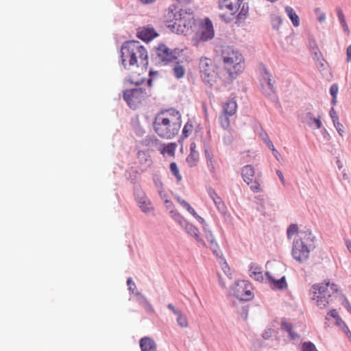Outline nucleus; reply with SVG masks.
Segmentation results:
<instances>
[{
    "label": "nucleus",
    "instance_id": "1",
    "mask_svg": "<svg viewBox=\"0 0 351 351\" xmlns=\"http://www.w3.org/2000/svg\"><path fill=\"white\" fill-rule=\"evenodd\" d=\"M121 60L125 69L132 70L134 66L137 71H132L128 80L134 84L139 85L145 80L148 66L147 50L138 41L125 42L121 47Z\"/></svg>",
    "mask_w": 351,
    "mask_h": 351
},
{
    "label": "nucleus",
    "instance_id": "2",
    "mask_svg": "<svg viewBox=\"0 0 351 351\" xmlns=\"http://www.w3.org/2000/svg\"><path fill=\"white\" fill-rule=\"evenodd\" d=\"M164 21L167 27L177 34H187L195 25L193 12L171 5L165 10Z\"/></svg>",
    "mask_w": 351,
    "mask_h": 351
},
{
    "label": "nucleus",
    "instance_id": "3",
    "mask_svg": "<svg viewBox=\"0 0 351 351\" xmlns=\"http://www.w3.org/2000/svg\"><path fill=\"white\" fill-rule=\"evenodd\" d=\"M181 124L180 112L171 109L155 117V132L160 137L171 138L178 133Z\"/></svg>",
    "mask_w": 351,
    "mask_h": 351
},
{
    "label": "nucleus",
    "instance_id": "4",
    "mask_svg": "<svg viewBox=\"0 0 351 351\" xmlns=\"http://www.w3.org/2000/svg\"><path fill=\"white\" fill-rule=\"evenodd\" d=\"M299 237L293 242L292 256L297 261L304 263L308 259L310 252L315 248V237L309 230L300 231Z\"/></svg>",
    "mask_w": 351,
    "mask_h": 351
},
{
    "label": "nucleus",
    "instance_id": "5",
    "mask_svg": "<svg viewBox=\"0 0 351 351\" xmlns=\"http://www.w3.org/2000/svg\"><path fill=\"white\" fill-rule=\"evenodd\" d=\"M337 285L329 282L314 285L310 289L311 299L316 301L320 308H326L332 301L333 297H337Z\"/></svg>",
    "mask_w": 351,
    "mask_h": 351
},
{
    "label": "nucleus",
    "instance_id": "6",
    "mask_svg": "<svg viewBox=\"0 0 351 351\" xmlns=\"http://www.w3.org/2000/svg\"><path fill=\"white\" fill-rule=\"evenodd\" d=\"M222 58L229 75L232 79L235 78L243 69L242 55L237 50L227 47L222 51Z\"/></svg>",
    "mask_w": 351,
    "mask_h": 351
},
{
    "label": "nucleus",
    "instance_id": "7",
    "mask_svg": "<svg viewBox=\"0 0 351 351\" xmlns=\"http://www.w3.org/2000/svg\"><path fill=\"white\" fill-rule=\"evenodd\" d=\"M201 77L203 82L212 86L217 79V66L213 60L208 58H201L199 64Z\"/></svg>",
    "mask_w": 351,
    "mask_h": 351
},
{
    "label": "nucleus",
    "instance_id": "8",
    "mask_svg": "<svg viewBox=\"0 0 351 351\" xmlns=\"http://www.w3.org/2000/svg\"><path fill=\"white\" fill-rule=\"evenodd\" d=\"M219 8L228 10L231 15L234 14L240 8L237 16L239 20L244 19L248 13V5L243 0H219Z\"/></svg>",
    "mask_w": 351,
    "mask_h": 351
},
{
    "label": "nucleus",
    "instance_id": "9",
    "mask_svg": "<svg viewBox=\"0 0 351 351\" xmlns=\"http://www.w3.org/2000/svg\"><path fill=\"white\" fill-rule=\"evenodd\" d=\"M252 286L246 280L237 281L232 287L233 295L240 301H249L253 298Z\"/></svg>",
    "mask_w": 351,
    "mask_h": 351
},
{
    "label": "nucleus",
    "instance_id": "10",
    "mask_svg": "<svg viewBox=\"0 0 351 351\" xmlns=\"http://www.w3.org/2000/svg\"><path fill=\"white\" fill-rule=\"evenodd\" d=\"M151 93L148 95L142 88H134L124 91L123 99L131 108L135 109Z\"/></svg>",
    "mask_w": 351,
    "mask_h": 351
},
{
    "label": "nucleus",
    "instance_id": "11",
    "mask_svg": "<svg viewBox=\"0 0 351 351\" xmlns=\"http://www.w3.org/2000/svg\"><path fill=\"white\" fill-rule=\"evenodd\" d=\"M214 29L210 20L206 19L203 27L197 32L193 38L192 43L195 46H198L200 42H206L214 37Z\"/></svg>",
    "mask_w": 351,
    "mask_h": 351
},
{
    "label": "nucleus",
    "instance_id": "12",
    "mask_svg": "<svg viewBox=\"0 0 351 351\" xmlns=\"http://www.w3.org/2000/svg\"><path fill=\"white\" fill-rule=\"evenodd\" d=\"M156 52L160 63L164 64H167L177 60L180 53L178 49H171L163 44L158 46Z\"/></svg>",
    "mask_w": 351,
    "mask_h": 351
},
{
    "label": "nucleus",
    "instance_id": "13",
    "mask_svg": "<svg viewBox=\"0 0 351 351\" xmlns=\"http://www.w3.org/2000/svg\"><path fill=\"white\" fill-rule=\"evenodd\" d=\"M173 216L174 217V220L178 222L189 234L193 237L198 243L204 245H205L204 241L199 237V230L197 228L187 222L180 214L173 213Z\"/></svg>",
    "mask_w": 351,
    "mask_h": 351
},
{
    "label": "nucleus",
    "instance_id": "14",
    "mask_svg": "<svg viewBox=\"0 0 351 351\" xmlns=\"http://www.w3.org/2000/svg\"><path fill=\"white\" fill-rule=\"evenodd\" d=\"M301 121L307 124L313 129H319L322 126V123L319 118H315L313 113L307 112L301 114Z\"/></svg>",
    "mask_w": 351,
    "mask_h": 351
},
{
    "label": "nucleus",
    "instance_id": "15",
    "mask_svg": "<svg viewBox=\"0 0 351 351\" xmlns=\"http://www.w3.org/2000/svg\"><path fill=\"white\" fill-rule=\"evenodd\" d=\"M204 232L208 242L210 243V248L213 251V254L216 256H219L221 254L219 247L212 232L208 229V228L205 226H204Z\"/></svg>",
    "mask_w": 351,
    "mask_h": 351
},
{
    "label": "nucleus",
    "instance_id": "16",
    "mask_svg": "<svg viewBox=\"0 0 351 351\" xmlns=\"http://www.w3.org/2000/svg\"><path fill=\"white\" fill-rule=\"evenodd\" d=\"M254 169L251 165H245L242 168V177L244 182L250 185L252 182V178L254 176Z\"/></svg>",
    "mask_w": 351,
    "mask_h": 351
},
{
    "label": "nucleus",
    "instance_id": "17",
    "mask_svg": "<svg viewBox=\"0 0 351 351\" xmlns=\"http://www.w3.org/2000/svg\"><path fill=\"white\" fill-rule=\"evenodd\" d=\"M176 147L177 145L175 143H170L168 144H160L158 149L163 156L167 154L168 156H173Z\"/></svg>",
    "mask_w": 351,
    "mask_h": 351
},
{
    "label": "nucleus",
    "instance_id": "18",
    "mask_svg": "<svg viewBox=\"0 0 351 351\" xmlns=\"http://www.w3.org/2000/svg\"><path fill=\"white\" fill-rule=\"evenodd\" d=\"M137 36L145 42H149L154 38V29L148 27L139 29Z\"/></svg>",
    "mask_w": 351,
    "mask_h": 351
},
{
    "label": "nucleus",
    "instance_id": "19",
    "mask_svg": "<svg viewBox=\"0 0 351 351\" xmlns=\"http://www.w3.org/2000/svg\"><path fill=\"white\" fill-rule=\"evenodd\" d=\"M266 276L268 280L273 282V287L278 289H284L287 287L285 276H282L280 279L277 280L273 278L269 271L266 272Z\"/></svg>",
    "mask_w": 351,
    "mask_h": 351
},
{
    "label": "nucleus",
    "instance_id": "20",
    "mask_svg": "<svg viewBox=\"0 0 351 351\" xmlns=\"http://www.w3.org/2000/svg\"><path fill=\"white\" fill-rule=\"evenodd\" d=\"M237 108V104L235 100L230 99L223 106V114L232 116L235 114Z\"/></svg>",
    "mask_w": 351,
    "mask_h": 351
},
{
    "label": "nucleus",
    "instance_id": "21",
    "mask_svg": "<svg viewBox=\"0 0 351 351\" xmlns=\"http://www.w3.org/2000/svg\"><path fill=\"white\" fill-rule=\"evenodd\" d=\"M330 116L332 120L333 124L335 128L337 129L338 133L341 136H343V133L344 132L343 126L342 124L339 123L337 112L333 108H332L330 110Z\"/></svg>",
    "mask_w": 351,
    "mask_h": 351
},
{
    "label": "nucleus",
    "instance_id": "22",
    "mask_svg": "<svg viewBox=\"0 0 351 351\" xmlns=\"http://www.w3.org/2000/svg\"><path fill=\"white\" fill-rule=\"evenodd\" d=\"M285 10L293 26L298 27L300 25V19L294 10L290 6H286Z\"/></svg>",
    "mask_w": 351,
    "mask_h": 351
},
{
    "label": "nucleus",
    "instance_id": "23",
    "mask_svg": "<svg viewBox=\"0 0 351 351\" xmlns=\"http://www.w3.org/2000/svg\"><path fill=\"white\" fill-rule=\"evenodd\" d=\"M250 276L254 278L257 281H262L263 280V276L261 268L257 265L253 263L250 268Z\"/></svg>",
    "mask_w": 351,
    "mask_h": 351
},
{
    "label": "nucleus",
    "instance_id": "24",
    "mask_svg": "<svg viewBox=\"0 0 351 351\" xmlns=\"http://www.w3.org/2000/svg\"><path fill=\"white\" fill-rule=\"evenodd\" d=\"M142 351H154V342L148 337H143L140 341Z\"/></svg>",
    "mask_w": 351,
    "mask_h": 351
},
{
    "label": "nucleus",
    "instance_id": "25",
    "mask_svg": "<svg viewBox=\"0 0 351 351\" xmlns=\"http://www.w3.org/2000/svg\"><path fill=\"white\" fill-rule=\"evenodd\" d=\"M265 75H263V78L265 81H267V84L272 93H275L276 88L274 87L275 81L273 80L271 75L265 69L264 70Z\"/></svg>",
    "mask_w": 351,
    "mask_h": 351
},
{
    "label": "nucleus",
    "instance_id": "26",
    "mask_svg": "<svg viewBox=\"0 0 351 351\" xmlns=\"http://www.w3.org/2000/svg\"><path fill=\"white\" fill-rule=\"evenodd\" d=\"M199 158V153L197 151L191 152L190 154L187 156L186 160L190 167L196 165Z\"/></svg>",
    "mask_w": 351,
    "mask_h": 351
},
{
    "label": "nucleus",
    "instance_id": "27",
    "mask_svg": "<svg viewBox=\"0 0 351 351\" xmlns=\"http://www.w3.org/2000/svg\"><path fill=\"white\" fill-rule=\"evenodd\" d=\"M172 71L174 76L178 79L183 77L185 73V69L180 64L174 66Z\"/></svg>",
    "mask_w": 351,
    "mask_h": 351
},
{
    "label": "nucleus",
    "instance_id": "28",
    "mask_svg": "<svg viewBox=\"0 0 351 351\" xmlns=\"http://www.w3.org/2000/svg\"><path fill=\"white\" fill-rule=\"evenodd\" d=\"M229 117V115L223 113L219 117L220 125L225 130L228 129L230 127V121Z\"/></svg>",
    "mask_w": 351,
    "mask_h": 351
},
{
    "label": "nucleus",
    "instance_id": "29",
    "mask_svg": "<svg viewBox=\"0 0 351 351\" xmlns=\"http://www.w3.org/2000/svg\"><path fill=\"white\" fill-rule=\"evenodd\" d=\"M170 171H171V173L176 177V178L177 179V180L178 182L182 180V177L181 176V174L180 173V171H179V169H178V167L176 162H173L170 164Z\"/></svg>",
    "mask_w": 351,
    "mask_h": 351
},
{
    "label": "nucleus",
    "instance_id": "30",
    "mask_svg": "<svg viewBox=\"0 0 351 351\" xmlns=\"http://www.w3.org/2000/svg\"><path fill=\"white\" fill-rule=\"evenodd\" d=\"M138 204L143 212L147 213L149 210V206L151 205V202L146 197H141L138 200Z\"/></svg>",
    "mask_w": 351,
    "mask_h": 351
},
{
    "label": "nucleus",
    "instance_id": "31",
    "mask_svg": "<svg viewBox=\"0 0 351 351\" xmlns=\"http://www.w3.org/2000/svg\"><path fill=\"white\" fill-rule=\"evenodd\" d=\"M164 204L166 209L169 211V213L172 219H174V217L173 216V213L180 214L176 210L174 209V205L171 201L169 200L168 199H165Z\"/></svg>",
    "mask_w": 351,
    "mask_h": 351
},
{
    "label": "nucleus",
    "instance_id": "32",
    "mask_svg": "<svg viewBox=\"0 0 351 351\" xmlns=\"http://www.w3.org/2000/svg\"><path fill=\"white\" fill-rule=\"evenodd\" d=\"M213 202L220 213L224 215L226 213V206L221 198L218 199L217 200L215 199V202Z\"/></svg>",
    "mask_w": 351,
    "mask_h": 351
},
{
    "label": "nucleus",
    "instance_id": "33",
    "mask_svg": "<svg viewBox=\"0 0 351 351\" xmlns=\"http://www.w3.org/2000/svg\"><path fill=\"white\" fill-rule=\"evenodd\" d=\"M282 19L280 16L274 15L271 17V25L273 29H278L281 23H282Z\"/></svg>",
    "mask_w": 351,
    "mask_h": 351
},
{
    "label": "nucleus",
    "instance_id": "34",
    "mask_svg": "<svg viewBox=\"0 0 351 351\" xmlns=\"http://www.w3.org/2000/svg\"><path fill=\"white\" fill-rule=\"evenodd\" d=\"M176 315L178 316L177 322L178 325L181 327H186L188 325L186 317L182 315L180 311L178 313V314H176Z\"/></svg>",
    "mask_w": 351,
    "mask_h": 351
},
{
    "label": "nucleus",
    "instance_id": "35",
    "mask_svg": "<svg viewBox=\"0 0 351 351\" xmlns=\"http://www.w3.org/2000/svg\"><path fill=\"white\" fill-rule=\"evenodd\" d=\"M298 232V227L296 224H291L287 230L288 239H291V237Z\"/></svg>",
    "mask_w": 351,
    "mask_h": 351
},
{
    "label": "nucleus",
    "instance_id": "36",
    "mask_svg": "<svg viewBox=\"0 0 351 351\" xmlns=\"http://www.w3.org/2000/svg\"><path fill=\"white\" fill-rule=\"evenodd\" d=\"M193 125L192 124V123L188 121L184 128H183V130H182V135L184 136V137H188L189 136V134L191 133L192 130H193Z\"/></svg>",
    "mask_w": 351,
    "mask_h": 351
},
{
    "label": "nucleus",
    "instance_id": "37",
    "mask_svg": "<svg viewBox=\"0 0 351 351\" xmlns=\"http://www.w3.org/2000/svg\"><path fill=\"white\" fill-rule=\"evenodd\" d=\"M302 351H317V350L313 343L308 341L303 343Z\"/></svg>",
    "mask_w": 351,
    "mask_h": 351
},
{
    "label": "nucleus",
    "instance_id": "38",
    "mask_svg": "<svg viewBox=\"0 0 351 351\" xmlns=\"http://www.w3.org/2000/svg\"><path fill=\"white\" fill-rule=\"evenodd\" d=\"M233 139H234V137H233L232 134L230 132H228V134H226L223 136V142L224 145H231L233 141Z\"/></svg>",
    "mask_w": 351,
    "mask_h": 351
},
{
    "label": "nucleus",
    "instance_id": "39",
    "mask_svg": "<svg viewBox=\"0 0 351 351\" xmlns=\"http://www.w3.org/2000/svg\"><path fill=\"white\" fill-rule=\"evenodd\" d=\"M249 186L253 192L258 193L261 191V184L257 180L252 181Z\"/></svg>",
    "mask_w": 351,
    "mask_h": 351
},
{
    "label": "nucleus",
    "instance_id": "40",
    "mask_svg": "<svg viewBox=\"0 0 351 351\" xmlns=\"http://www.w3.org/2000/svg\"><path fill=\"white\" fill-rule=\"evenodd\" d=\"M206 164L210 172L211 173H214L215 171V160L214 159V157L210 158V160H207Z\"/></svg>",
    "mask_w": 351,
    "mask_h": 351
},
{
    "label": "nucleus",
    "instance_id": "41",
    "mask_svg": "<svg viewBox=\"0 0 351 351\" xmlns=\"http://www.w3.org/2000/svg\"><path fill=\"white\" fill-rule=\"evenodd\" d=\"M127 284L130 292H132V293H137V292L136 291L135 283L132 281V278H129L128 279Z\"/></svg>",
    "mask_w": 351,
    "mask_h": 351
},
{
    "label": "nucleus",
    "instance_id": "42",
    "mask_svg": "<svg viewBox=\"0 0 351 351\" xmlns=\"http://www.w3.org/2000/svg\"><path fill=\"white\" fill-rule=\"evenodd\" d=\"M315 12L317 13V20L319 23H323L326 20V15L324 13L320 11V9L319 8H316L315 9Z\"/></svg>",
    "mask_w": 351,
    "mask_h": 351
},
{
    "label": "nucleus",
    "instance_id": "43",
    "mask_svg": "<svg viewBox=\"0 0 351 351\" xmlns=\"http://www.w3.org/2000/svg\"><path fill=\"white\" fill-rule=\"evenodd\" d=\"M204 155L206 160H210V158L214 157L211 149L208 146L204 147Z\"/></svg>",
    "mask_w": 351,
    "mask_h": 351
},
{
    "label": "nucleus",
    "instance_id": "44",
    "mask_svg": "<svg viewBox=\"0 0 351 351\" xmlns=\"http://www.w3.org/2000/svg\"><path fill=\"white\" fill-rule=\"evenodd\" d=\"M338 86L337 84H332L330 88V93L332 97H337L338 93Z\"/></svg>",
    "mask_w": 351,
    "mask_h": 351
},
{
    "label": "nucleus",
    "instance_id": "45",
    "mask_svg": "<svg viewBox=\"0 0 351 351\" xmlns=\"http://www.w3.org/2000/svg\"><path fill=\"white\" fill-rule=\"evenodd\" d=\"M239 313L241 314V316L244 319H246L247 318V315H248V306H242V308L240 310Z\"/></svg>",
    "mask_w": 351,
    "mask_h": 351
},
{
    "label": "nucleus",
    "instance_id": "46",
    "mask_svg": "<svg viewBox=\"0 0 351 351\" xmlns=\"http://www.w3.org/2000/svg\"><path fill=\"white\" fill-rule=\"evenodd\" d=\"M337 16L339 18L341 25L343 23H345L346 21V19H345L344 14L341 10V9L338 8L337 10Z\"/></svg>",
    "mask_w": 351,
    "mask_h": 351
},
{
    "label": "nucleus",
    "instance_id": "47",
    "mask_svg": "<svg viewBox=\"0 0 351 351\" xmlns=\"http://www.w3.org/2000/svg\"><path fill=\"white\" fill-rule=\"evenodd\" d=\"M208 195L210 197L213 199V202H215V199L217 200L220 197L218 196V195L216 193L215 190L212 189H209L208 191Z\"/></svg>",
    "mask_w": 351,
    "mask_h": 351
},
{
    "label": "nucleus",
    "instance_id": "48",
    "mask_svg": "<svg viewBox=\"0 0 351 351\" xmlns=\"http://www.w3.org/2000/svg\"><path fill=\"white\" fill-rule=\"evenodd\" d=\"M281 326L283 330L287 331L289 333L292 330L291 325L286 322H282Z\"/></svg>",
    "mask_w": 351,
    "mask_h": 351
},
{
    "label": "nucleus",
    "instance_id": "49",
    "mask_svg": "<svg viewBox=\"0 0 351 351\" xmlns=\"http://www.w3.org/2000/svg\"><path fill=\"white\" fill-rule=\"evenodd\" d=\"M313 59L317 60V62H319L320 65L322 66L324 65V64L322 62L323 60L322 58V55H321L320 52L315 51L314 55H313Z\"/></svg>",
    "mask_w": 351,
    "mask_h": 351
},
{
    "label": "nucleus",
    "instance_id": "50",
    "mask_svg": "<svg viewBox=\"0 0 351 351\" xmlns=\"http://www.w3.org/2000/svg\"><path fill=\"white\" fill-rule=\"evenodd\" d=\"M274 330L271 328H269L263 333L262 336L265 339H268L272 335Z\"/></svg>",
    "mask_w": 351,
    "mask_h": 351
},
{
    "label": "nucleus",
    "instance_id": "51",
    "mask_svg": "<svg viewBox=\"0 0 351 351\" xmlns=\"http://www.w3.org/2000/svg\"><path fill=\"white\" fill-rule=\"evenodd\" d=\"M175 198L177 200V202L184 208H186L189 204L188 202H186L184 199H182L179 196H176Z\"/></svg>",
    "mask_w": 351,
    "mask_h": 351
},
{
    "label": "nucleus",
    "instance_id": "52",
    "mask_svg": "<svg viewBox=\"0 0 351 351\" xmlns=\"http://www.w3.org/2000/svg\"><path fill=\"white\" fill-rule=\"evenodd\" d=\"M188 211L189 213H190L194 217H198V215L197 214V213L195 212V210L191 206L190 204H189L186 208H185Z\"/></svg>",
    "mask_w": 351,
    "mask_h": 351
},
{
    "label": "nucleus",
    "instance_id": "53",
    "mask_svg": "<svg viewBox=\"0 0 351 351\" xmlns=\"http://www.w3.org/2000/svg\"><path fill=\"white\" fill-rule=\"evenodd\" d=\"M328 315H330V317H333L334 319H337V317H339V315H338V313L335 309L331 310L328 313Z\"/></svg>",
    "mask_w": 351,
    "mask_h": 351
},
{
    "label": "nucleus",
    "instance_id": "54",
    "mask_svg": "<svg viewBox=\"0 0 351 351\" xmlns=\"http://www.w3.org/2000/svg\"><path fill=\"white\" fill-rule=\"evenodd\" d=\"M267 147L272 150V148H275L272 142L269 139L267 136H266V138L264 140Z\"/></svg>",
    "mask_w": 351,
    "mask_h": 351
},
{
    "label": "nucleus",
    "instance_id": "55",
    "mask_svg": "<svg viewBox=\"0 0 351 351\" xmlns=\"http://www.w3.org/2000/svg\"><path fill=\"white\" fill-rule=\"evenodd\" d=\"M346 56H347V61L349 62H351V45H350L348 48H347V51H346Z\"/></svg>",
    "mask_w": 351,
    "mask_h": 351
},
{
    "label": "nucleus",
    "instance_id": "56",
    "mask_svg": "<svg viewBox=\"0 0 351 351\" xmlns=\"http://www.w3.org/2000/svg\"><path fill=\"white\" fill-rule=\"evenodd\" d=\"M335 324L337 326H338L339 328L343 326L345 324L344 322L341 319V318L337 317V319H335Z\"/></svg>",
    "mask_w": 351,
    "mask_h": 351
},
{
    "label": "nucleus",
    "instance_id": "57",
    "mask_svg": "<svg viewBox=\"0 0 351 351\" xmlns=\"http://www.w3.org/2000/svg\"><path fill=\"white\" fill-rule=\"evenodd\" d=\"M271 152H272L274 156L276 158V159L277 160L280 161V155L278 153V152L276 149V148H272Z\"/></svg>",
    "mask_w": 351,
    "mask_h": 351
},
{
    "label": "nucleus",
    "instance_id": "58",
    "mask_svg": "<svg viewBox=\"0 0 351 351\" xmlns=\"http://www.w3.org/2000/svg\"><path fill=\"white\" fill-rule=\"evenodd\" d=\"M276 173L277 175L278 176L281 182L285 184V178H284V176L282 175V173L280 171V170H277L276 171Z\"/></svg>",
    "mask_w": 351,
    "mask_h": 351
},
{
    "label": "nucleus",
    "instance_id": "59",
    "mask_svg": "<svg viewBox=\"0 0 351 351\" xmlns=\"http://www.w3.org/2000/svg\"><path fill=\"white\" fill-rule=\"evenodd\" d=\"M195 218L198 220V221L201 224H202L203 227L205 226V227L208 228V225L206 224L205 220L202 217H201L200 216L198 215V217H197Z\"/></svg>",
    "mask_w": 351,
    "mask_h": 351
},
{
    "label": "nucleus",
    "instance_id": "60",
    "mask_svg": "<svg viewBox=\"0 0 351 351\" xmlns=\"http://www.w3.org/2000/svg\"><path fill=\"white\" fill-rule=\"evenodd\" d=\"M149 75L150 76V78L147 81V84H148V86L150 87L152 86V75H154V70L152 69H150L149 71Z\"/></svg>",
    "mask_w": 351,
    "mask_h": 351
},
{
    "label": "nucleus",
    "instance_id": "61",
    "mask_svg": "<svg viewBox=\"0 0 351 351\" xmlns=\"http://www.w3.org/2000/svg\"><path fill=\"white\" fill-rule=\"evenodd\" d=\"M340 328H341V329H342V330H343L345 333H346V335H349V334H350V332H351L350 331V330H349L348 327L346 326V324H343V326H341Z\"/></svg>",
    "mask_w": 351,
    "mask_h": 351
},
{
    "label": "nucleus",
    "instance_id": "62",
    "mask_svg": "<svg viewBox=\"0 0 351 351\" xmlns=\"http://www.w3.org/2000/svg\"><path fill=\"white\" fill-rule=\"evenodd\" d=\"M168 308L171 309L175 315L178 314V313L180 312L178 310L176 309L173 305L171 304H168Z\"/></svg>",
    "mask_w": 351,
    "mask_h": 351
},
{
    "label": "nucleus",
    "instance_id": "63",
    "mask_svg": "<svg viewBox=\"0 0 351 351\" xmlns=\"http://www.w3.org/2000/svg\"><path fill=\"white\" fill-rule=\"evenodd\" d=\"M158 193H159L161 199H163L164 202H165V199H167V195L164 191L160 190V191H158Z\"/></svg>",
    "mask_w": 351,
    "mask_h": 351
},
{
    "label": "nucleus",
    "instance_id": "64",
    "mask_svg": "<svg viewBox=\"0 0 351 351\" xmlns=\"http://www.w3.org/2000/svg\"><path fill=\"white\" fill-rule=\"evenodd\" d=\"M289 335L292 339H295L299 337L298 335L294 332L293 330H291V332L289 333Z\"/></svg>",
    "mask_w": 351,
    "mask_h": 351
}]
</instances>
